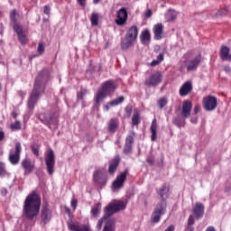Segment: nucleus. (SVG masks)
<instances>
[{"mask_svg":"<svg viewBox=\"0 0 231 231\" xmlns=\"http://www.w3.org/2000/svg\"><path fill=\"white\" fill-rule=\"evenodd\" d=\"M38 119L42 124L49 127L51 131L55 132L59 129V113L55 110H50L38 115Z\"/></svg>","mask_w":231,"mask_h":231,"instance_id":"39448f33","label":"nucleus"},{"mask_svg":"<svg viewBox=\"0 0 231 231\" xmlns=\"http://www.w3.org/2000/svg\"><path fill=\"white\" fill-rule=\"evenodd\" d=\"M127 208V203L118 200L116 203L110 202L105 208H104V217L108 219L114 214L120 212L122 210H125Z\"/></svg>","mask_w":231,"mask_h":231,"instance_id":"1a4fd4ad","label":"nucleus"},{"mask_svg":"<svg viewBox=\"0 0 231 231\" xmlns=\"http://www.w3.org/2000/svg\"><path fill=\"white\" fill-rule=\"evenodd\" d=\"M155 192L161 198V201L158 202L151 216V223L153 224L160 223L162 216H165L167 212V199L171 196V187L164 183L157 188Z\"/></svg>","mask_w":231,"mask_h":231,"instance_id":"f03ea898","label":"nucleus"},{"mask_svg":"<svg viewBox=\"0 0 231 231\" xmlns=\"http://www.w3.org/2000/svg\"><path fill=\"white\" fill-rule=\"evenodd\" d=\"M146 162L149 164V165H154V155L153 154H150L147 156L146 158Z\"/></svg>","mask_w":231,"mask_h":231,"instance_id":"37998d69","label":"nucleus"},{"mask_svg":"<svg viewBox=\"0 0 231 231\" xmlns=\"http://www.w3.org/2000/svg\"><path fill=\"white\" fill-rule=\"evenodd\" d=\"M86 95H88V89L81 88L77 94L78 102H80V100H84V97H86Z\"/></svg>","mask_w":231,"mask_h":231,"instance_id":"72a5a7b5","label":"nucleus"},{"mask_svg":"<svg viewBox=\"0 0 231 231\" xmlns=\"http://www.w3.org/2000/svg\"><path fill=\"white\" fill-rule=\"evenodd\" d=\"M192 81H186L180 88V96L187 97L189 93H192Z\"/></svg>","mask_w":231,"mask_h":231,"instance_id":"5701e85b","label":"nucleus"},{"mask_svg":"<svg viewBox=\"0 0 231 231\" xmlns=\"http://www.w3.org/2000/svg\"><path fill=\"white\" fill-rule=\"evenodd\" d=\"M120 162H122V158H120V155H116L112 161L109 162L108 166V173L113 176L115 175V172H116V169H118L120 165Z\"/></svg>","mask_w":231,"mask_h":231,"instance_id":"aec40b11","label":"nucleus"},{"mask_svg":"<svg viewBox=\"0 0 231 231\" xmlns=\"http://www.w3.org/2000/svg\"><path fill=\"white\" fill-rule=\"evenodd\" d=\"M111 106L109 105V103L104 105V109H106V111H108L110 109Z\"/></svg>","mask_w":231,"mask_h":231,"instance_id":"052dcab7","label":"nucleus"},{"mask_svg":"<svg viewBox=\"0 0 231 231\" xmlns=\"http://www.w3.org/2000/svg\"><path fill=\"white\" fill-rule=\"evenodd\" d=\"M100 210H102V204L101 203H96L90 211V214L92 217H98V215L100 214Z\"/></svg>","mask_w":231,"mask_h":231,"instance_id":"c85d7f7f","label":"nucleus"},{"mask_svg":"<svg viewBox=\"0 0 231 231\" xmlns=\"http://www.w3.org/2000/svg\"><path fill=\"white\" fill-rule=\"evenodd\" d=\"M185 231H194V226L187 225Z\"/></svg>","mask_w":231,"mask_h":231,"instance_id":"864d4df0","label":"nucleus"},{"mask_svg":"<svg viewBox=\"0 0 231 231\" xmlns=\"http://www.w3.org/2000/svg\"><path fill=\"white\" fill-rule=\"evenodd\" d=\"M152 11L151 9H148L145 13V17L149 18L152 17Z\"/></svg>","mask_w":231,"mask_h":231,"instance_id":"603ef678","label":"nucleus"},{"mask_svg":"<svg viewBox=\"0 0 231 231\" xmlns=\"http://www.w3.org/2000/svg\"><path fill=\"white\" fill-rule=\"evenodd\" d=\"M163 81V75L160 71H157L153 74H151V76L145 79L144 85L147 86V88H157L162 84Z\"/></svg>","mask_w":231,"mask_h":231,"instance_id":"9b49d317","label":"nucleus"},{"mask_svg":"<svg viewBox=\"0 0 231 231\" xmlns=\"http://www.w3.org/2000/svg\"><path fill=\"white\" fill-rule=\"evenodd\" d=\"M194 223H196V221L194 220V217L192 215H190L188 218V226H194Z\"/></svg>","mask_w":231,"mask_h":231,"instance_id":"c03bdc74","label":"nucleus"},{"mask_svg":"<svg viewBox=\"0 0 231 231\" xmlns=\"http://www.w3.org/2000/svg\"><path fill=\"white\" fill-rule=\"evenodd\" d=\"M201 54H199L193 60H190L187 64V71H196L199 64H201Z\"/></svg>","mask_w":231,"mask_h":231,"instance_id":"a211bd4d","label":"nucleus"},{"mask_svg":"<svg viewBox=\"0 0 231 231\" xmlns=\"http://www.w3.org/2000/svg\"><path fill=\"white\" fill-rule=\"evenodd\" d=\"M192 212L196 219H201V217H203L205 215V205H203L201 202H197L192 209Z\"/></svg>","mask_w":231,"mask_h":231,"instance_id":"412c9836","label":"nucleus"},{"mask_svg":"<svg viewBox=\"0 0 231 231\" xmlns=\"http://www.w3.org/2000/svg\"><path fill=\"white\" fill-rule=\"evenodd\" d=\"M51 209L48 203H43L41 209V221L43 225H48L51 221Z\"/></svg>","mask_w":231,"mask_h":231,"instance_id":"ddd939ff","label":"nucleus"},{"mask_svg":"<svg viewBox=\"0 0 231 231\" xmlns=\"http://www.w3.org/2000/svg\"><path fill=\"white\" fill-rule=\"evenodd\" d=\"M104 221H107V218L103 216L97 222V230H101L102 229V225H104Z\"/></svg>","mask_w":231,"mask_h":231,"instance_id":"58836bf2","label":"nucleus"},{"mask_svg":"<svg viewBox=\"0 0 231 231\" xmlns=\"http://www.w3.org/2000/svg\"><path fill=\"white\" fill-rule=\"evenodd\" d=\"M50 12H51V8L50 7V5H44V7H43V14L45 15H50Z\"/></svg>","mask_w":231,"mask_h":231,"instance_id":"a18cd8bd","label":"nucleus"},{"mask_svg":"<svg viewBox=\"0 0 231 231\" xmlns=\"http://www.w3.org/2000/svg\"><path fill=\"white\" fill-rule=\"evenodd\" d=\"M124 100H125V97L124 96H120L119 97L108 102V106H110V107H115L116 106H120V104H122V102H124Z\"/></svg>","mask_w":231,"mask_h":231,"instance_id":"2f4dec72","label":"nucleus"},{"mask_svg":"<svg viewBox=\"0 0 231 231\" xmlns=\"http://www.w3.org/2000/svg\"><path fill=\"white\" fill-rule=\"evenodd\" d=\"M161 61H159L158 60H153L151 63L150 66L154 67V66H158V64H160Z\"/></svg>","mask_w":231,"mask_h":231,"instance_id":"09e8293b","label":"nucleus"},{"mask_svg":"<svg viewBox=\"0 0 231 231\" xmlns=\"http://www.w3.org/2000/svg\"><path fill=\"white\" fill-rule=\"evenodd\" d=\"M5 140V132L0 131V142H3Z\"/></svg>","mask_w":231,"mask_h":231,"instance_id":"4d7b16f0","label":"nucleus"},{"mask_svg":"<svg viewBox=\"0 0 231 231\" xmlns=\"http://www.w3.org/2000/svg\"><path fill=\"white\" fill-rule=\"evenodd\" d=\"M127 174H129V170H125L120 175H118L112 184V188L118 190L124 187L125 180H127Z\"/></svg>","mask_w":231,"mask_h":231,"instance_id":"f3484780","label":"nucleus"},{"mask_svg":"<svg viewBox=\"0 0 231 231\" xmlns=\"http://www.w3.org/2000/svg\"><path fill=\"white\" fill-rule=\"evenodd\" d=\"M44 50H45L44 42H40L37 47L38 53H40V55H42V53H44Z\"/></svg>","mask_w":231,"mask_h":231,"instance_id":"4c0bfd02","label":"nucleus"},{"mask_svg":"<svg viewBox=\"0 0 231 231\" xmlns=\"http://www.w3.org/2000/svg\"><path fill=\"white\" fill-rule=\"evenodd\" d=\"M133 143H134V132L129 134L125 138L123 152L126 156L133 154Z\"/></svg>","mask_w":231,"mask_h":231,"instance_id":"2eb2a0df","label":"nucleus"},{"mask_svg":"<svg viewBox=\"0 0 231 231\" xmlns=\"http://www.w3.org/2000/svg\"><path fill=\"white\" fill-rule=\"evenodd\" d=\"M41 196L37 194V191H32L23 202V216L27 221H32L35 225V220L41 212Z\"/></svg>","mask_w":231,"mask_h":231,"instance_id":"7ed1b4c3","label":"nucleus"},{"mask_svg":"<svg viewBox=\"0 0 231 231\" xmlns=\"http://www.w3.org/2000/svg\"><path fill=\"white\" fill-rule=\"evenodd\" d=\"M165 106H167V98L162 97V98L159 99L160 109H163V107H165Z\"/></svg>","mask_w":231,"mask_h":231,"instance_id":"79ce46f5","label":"nucleus"},{"mask_svg":"<svg viewBox=\"0 0 231 231\" xmlns=\"http://www.w3.org/2000/svg\"><path fill=\"white\" fill-rule=\"evenodd\" d=\"M50 80H51V69L43 68L38 72L27 100L29 111H33L37 103L41 100V97L46 94V88H48V82H50Z\"/></svg>","mask_w":231,"mask_h":231,"instance_id":"f257e3e1","label":"nucleus"},{"mask_svg":"<svg viewBox=\"0 0 231 231\" xmlns=\"http://www.w3.org/2000/svg\"><path fill=\"white\" fill-rule=\"evenodd\" d=\"M103 231H115V218H110L106 221Z\"/></svg>","mask_w":231,"mask_h":231,"instance_id":"7c9ffc66","label":"nucleus"},{"mask_svg":"<svg viewBox=\"0 0 231 231\" xmlns=\"http://www.w3.org/2000/svg\"><path fill=\"white\" fill-rule=\"evenodd\" d=\"M219 55L221 60L230 62V48L228 46L222 45Z\"/></svg>","mask_w":231,"mask_h":231,"instance_id":"b1692460","label":"nucleus"},{"mask_svg":"<svg viewBox=\"0 0 231 231\" xmlns=\"http://www.w3.org/2000/svg\"><path fill=\"white\" fill-rule=\"evenodd\" d=\"M140 41L142 44H149L151 42V31H149V29H144L142 32Z\"/></svg>","mask_w":231,"mask_h":231,"instance_id":"cd10ccee","label":"nucleus"},{"mask_svg":"<svg viewBox=\"0 0 231 231\" xmlns=\"http://www.w3.org/2000/svg\"><path fill=\"white\" fill-rule=\"evenodd\" d=\"M116 19V24L117 26H125L127 24V19L129 17V13H127V9L125 7H122L120 10L117 11Z\"/></svg>","mask_w":231,"mask_h":231,"instance_id":"4468645a","label":"nucleus"},{"mask_svg":"<svg viewBox=\"0 0 231 231\" xmlns=\"http://www.w3.org/2000/svg\"><path fill=\"white\" fill-rule=\"evenodd\" d=\"M17 112H15V111H13L12 112V116H13V118H14V120L17 118Z\"/></svg>","mask_w":231,"mask_h":231,"instance_id":"680f3d73","label":"nucleus"},{"mask_svg":"<svg viewBox=\"0 0 231 231\" xmlns=\"http://www.w3.org/2000/svg\"><path fill=\"white\" fill-rule=\"evenodd\" d=\"M93 180L95 183H98L99 185H106V183H107V177H106V174L102 173L100 170L94 172Z\"/></svg>","mask_w":231,"mask_h":231,"instance_id":"4be33fe9","label":"nucleus"},{"mask_svg":"<svg viewBox=\"0 0 231 231\" xmlns=\"http://www.w3.org/2000/svg\"><path fill=\"white\" fill-rule=\"evenodd\" d=\"M199 109H201V107L199 106V105H196L194 106V115H198V113H199Z\"/></svg>","mask_w":231,"mask_h":231,"instance_id":"8fccbe9b","label":"nucleus"},{"mask_svg":"<svg viewBox=\"0 0 231 231\" xmlns=\"http://www.w3.org/2000/svg\"><path fill=\"white\" fill-rule=\"evenodd\" d=\"M5 176H6V167L5 162H0V178H5Z\"/></svg>","mask_w":231,"mask_h":231,"instance_id":"e433bc0d","label":"nucleus"},{"mask_svg":"<svg viewBox=\"0 0 231 231\" xmlns=\"http://www.w3.org/2000/svg\"><path fill=\"white\" fill-rule=\"evenodd\" d=\"M163 59H164L163 52H161V53L157 56L156 60H158L159 62H162Z\"/></svg>","mask_w":231,"mask_h":231,"instance_id":"de8ad7c7","label":"nucleus"},{"mask_svg":"<svg viewBox=\"0 0 231 231\" xmlns=\"http://www.w3.org/2000/svg\"><path fill=\"white\" fill-rule=\"evenodd\" d=\"M65 211L67 214H69V217H71V209H69V208H66Z\"/></svg>","mask_w":231,"mask_h":231,"instance_id":"bf43d9fd","label":"nucleus"},{"mask_svg":"<svg viewBox=\"0 0 231 231\" xmlns=\"http://www.w3.org/2000/svg\"><path fill=\"white\" fill-rule=\"evenodd\" d=\"M205 111H215L217 107V97L214 96H208L202 101Z\"/></svg>","mask_w":231,"mask_h":231,"instance_id":"f8f14e48","label":"nucleus"},{"mask_svg":"<svg viewBox=\"0 0 231 231\" xmlns=\"http://www.w3.org/2000/svg\"><path fill=\"white\" fill-rule=\"evenodd\" d=\"M92 26H98V14L93 13L90 17Z\"/></svg>","mask_w":231,"mask_h":231,"instance_id":"f704fd0d","label":"nucleus"},{"mask_svg":"<svg viewBox=\"0 0 231 231\" xmlns=\"http://www.w3.org/2000/svg\"><path fill=\"white\" fill-rule=\"evenodd\" d=\"M115 91H116V83L113 79L103 82L94 97L96 107H100V103L104 102L107 97H111Z\"/></svg>","mask_w":231,"mask_h":231,"instance_id":"20e7f679","label":"nucleus"},{"mask_svg":"<svg viewBox=\"0 0 231 231\" xmlns=\"http://www.w3.org/2000/svg\"><path fill=\"white\" fill-rule=\"evenodd\" d=\"M45 165L49 176H53L55 172V152L51 148L45 153Z\"/></svg>","mask_w":231,"mask_h":231,"instance_id":"9d476101","label":"nucleus"},{"mask_svg":"<svg viewBox=\"0 0 231 231\" xmlns=\"http://www.w3.org/2000/svg\"><path fill=\"white\" fill-rule=\"evenodd\" d=\"M226 14H228V10H226V8L220 9L217 12V17H225V15H226Z\"/></svg>","mask_w":231,"mask_h":231,"instance_id":"ea45409f","label":"nucleus"},{"mask_svg":"<svg viewBox=\"0 0 231 231\" xmlns=\"http://www.w3.org/2000/svg\"><path fill=\"white\" fill-rule=\"evenodd\" d=\"M77 203H78L77 199H73L71 200V207H72V208H73L74 210H75V208H77Z\"/></svg>","mask_w":231,"mask_h":231,"instance_id":"3c124183","label":"nucleus"},{"mask_svg":"<svg viewBox=\"0 0 231 231\" xmlns=\"http://www.w3.org/2000/svg\"><path fill=\"white\" fill-rule=\"evenodd\" d=\"M190 111H192V101L184 100L180 110V116H174L172 118V124L180 129H181V127H185L187 124L186 120L190 116Z\"/></svg>","mask_w":231,"mask_h":231,"instance_id":"423d86ee","label":"nucleus"},{"mask_svg":"<svg viewBox=\"0 0 231 231\" xmlns=\"http://www.w3.org/2000/svg\"><path fill=\"white\" fill-rule=\"evenodd\" d=\"M224 71H226V73H231V68H230V66H225V67H224Z\"/></svg>","mask_w":231,"mask_h":231,"instance_id":"5fc2aeb1","label":"nucleus"},{"mask_svg":"<svg viewBox=\"0 0 231 231\" xmlns=\"http://www.w3.org/2000/svg\"><path fill=\"white\" fill-rule=\"evenodd\" d=\"M10 21L13 26L14 32L18 35V41L21 44H26V34L23 29V25L17 23V9H14L10 12Z\"/></svg>","mask_w":231,"mask_h":231,"instance_id":"6e6552de","label":"nucleus"},{"mask_svg":"<svg viewBox=\"0 0 231 231\" xmlns=\"http://www.w3.org/2000/svg\"><path fill=\"white\" fill-rule=\"evenodd\" d=\"M153 33H154L155 41H161L162 34L163 33V24L162 23L155 24L153 27Z\"/></svg>","mask_w":231,"mask_h":231,"instance_id":"bb28decb","label":"nucleus"},{"mask_svg":"<svg viewBox=\"0 0 231 231\" xmlns=\"http://www.w3.org/2000/svg\"><path fill=\"white\" fill-rule=\"evenodd\" d=\"M11 129L12 131H21V121H15L11 124Z\"/></svg>","mask_w":231,"mask_h":231,"instance_id":"c9c22d12","label":"nucleus"},{"mask_svg":"<svg viewBox=\"0 0 231 231\" xmlns=\"http://www.w3.org/2000/svg\"><path fill=\"white\" fill-rule=\"evenodd\" d=\"M23 151V147L21 146V143L17 142L15 143L14 153L9 154V162L12 165H17L21 160V152Z\"/></svg>","mask_w":231,"mask_h":231,"instance_id":"dca6fc26","label":"nucleus"},{"mask_svg":"<svg viewBox=\"0 0 231 231\" xmlns=\"http://www.w3.org/2000/svg\"><path fill=\"white\" fill-rule=\"evenodd\" d=\"M41 149V144H39L38 143H32L31 144V151L32 152V154H34V156H39V151Z\"/></svg>","mask_w":231,"mask_h":231,"instance_id":"473e14b6","label":"nucleus"},{"mask_svg":"<svg viewBox=\"0 0 231 231\" xmlns=\"http://www.w3.org/2000/svg\"><path fill=\"white\" fill-rule=\"evenodd\" d=\"M118 127H120V122L118 121V118H111L107 125V130L109 133L115 134Z\"/></svg>","mask_w":231,"mask_h":231,"instance_id":"393cba45","label":"nucleus"},{"mask_svg":"<svg viewBox=\"0 0 231 231\" xmlns=\"http://www.w3.org/2000/svg\"><path fill=\"white\" fill-rule=\"evenodd\" d=\"M164 231H174V225L169 226L168 228Z\"/></svg>","mask_w":231,"mask_h":231,"instance_id":"13d9d810","label":"nucleus"},{"mask_svg":"<svg viewBox=\"0 0 231 231\" xmlns=\"http://www.w3.org/2000/svg\"><path fill=\"white\" fill-rule=\"evenodd\" d=\"M35 57H37V55L34 54V55L30 56L29 59H30V60H33V59H35Z\"/></svg>","mask_w":231,"mask_h":231,"instance_id":"0e129e2a","label":"nucleus"},{"mask_svg":"<svg viewBox=\"0 0 231 231\" xmlns=\"http://www.w3.org/2000/svg\"><path fill=\"white\" fill-rule=\"evenodd\" d=\"M22 167L24 170V176L32 174V171H35V164L32 163L30 158H25L22 161Z\"/></svg>","mask_w":231,"mask_h":231,"instance_id":"6ab92c4d","label":"nucleus"},{"mask_svg":"<svg viewBox=\"0 0 231 231\" xmlns=\"http://www.w3.org/2000/svg\"><path fill=\"white\" fill-rule=\"evenodd\" d=\"M98 3H100V0H93L94 5H98Z\"/></svg>","mask_w":231,"mask_h":231,"instance_id":"69168bd1","label":"nucleus"},{"mask_svg":"<svg viewBox=\"0 0 231 231\" xmlns=\"http://www.w3.org/2000/svg\"><path fill=\"white\" fill-rule=\"evenodd\" d=\"M125 111L126 113V116H128V118L131 116V115H133V106L131 105H127L125 108Z\"/></svg>","mask_w":231,"mask_h":231,"instance_id":"a19ab883","label":"nucleus"},{"mask_svg":"<svg viewBox=\"0 0 231 231\" xmlns=\"http://www.w3.org/2000/svg\"><path fill=\"white\" fill-rule=\"evenodd\" d=\"M139 29L136 25H132L128 28L125 36L121 40L122 50H129L135 41L138 40Z\"/></svg>","mask_w":231,"mask_h":231,"instance_id":"0eeeda50","label":"nucleus"},{"mask_svg":"<svg viewBox=\"0 0 231 231\" xmlns=\"http://www.w3.org/2000/svg\"><path fill=\"white\" fill-rule=\"evenodd\" d=\"M1 194L2 196H6V194H8V189H6V188L2 189Z\"/></svg>","mask_w":231,"mask_h":231,"instance_id":"6e6d98bb","label":"nucleus"},{"mask_svg":"<svg viewBox=\"0 0 231 231\" xmlns=\"http://www.w3.org/2000/svg\"><path fill=\"white\" fill-rule=\"evenodd\" d=\"M77 2L79 6H82V8H86V0H77Z\"/></svg>","mask_w":231,"mask_h":231,"instance_id":"49530a36","label":"nucleus"},{"mask_svg":"<svg viewBox=\"0 0 231 231\" xmlns=\"http://www.w3.org/2000/svg\"><path fill=\"white\" fill-rule=\"evenodd\" d=\"M190 121H191L192 124H198V117L191 118Z\"/></svg>","mask_w":231,"mask_h":231,"instance_id":"e2e57ef3","label":"nucleus"},{"mask_svg":"<svg viewBox=\"0 0 231 231\" xmlns=\"http://www.w3.org/2000/svg\"><path fill=\"white\" fill-rule=\"evenodd\" d=\"M140 124H142V119L140 118V112H138V110H134L132 116V125H140Z\"/></svg>","mask_w":231,"mask_h":231,"instance_id":"c756f323","label":"nucleus"},{"mask_svg":"<svg viewBox=\"0 0 231 231\" xmlns=\"http://www.w3.org/2000/svg\"><path fill=\"white\" fill-rule=\"evenodd\" d=\"M150 131L152 133L151 140L152 142H156L157 134H158V122L156 118H153L151 124Z\"/></svg>","mask_w":231,"mask_h":231,"instance_id":"a878e982","label":"nucleus"}]
</instances>
